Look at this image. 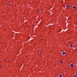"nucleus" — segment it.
<instances>
[{
  "instance_id": "1",
  "label": "nucleus",
  "mask_w": 77,
  "mask_h": 77,
  "mask_svg": "<svg viewBox=\"0 0 77 77\" xmlns=\"http://www.w3.org/2000/svg\"><path fill=\"white\" fill-rule=\"evenodd\" d=\"M62 54H63V56L64 55H65V54H66V52H63V53H62Z\"/></svg>"
},
{
  "instance_id": "2",
  "label": "nucleus",
  "mask_w": 77,
  "mask_h": 77,
  "mask_svg": "<svg viewBox=\"0 0 77 77\" xmlns=\"http://www.w3.org/2000/svg\"><path fill=\"white\" fill-rule=\"evenodd\" d=\"M70 66L71 67H73V66H74V65H73V64H71Z\"/></svg>"
},
{
  "instance_id": "3",
  "label": "nucleus",
  "mask_w": 77,
  "mask_h": 77,
  "mask_svg": "<svg viewBox=\"0 0 77 77\" xmlns=\"http://www.w3.org/2000/svg\"><path fill=\"white\" fill-rule=\"evenodd\" d=\"M73 46V45H70L71 47H72Z\"/></svg>"
},
{
  "instance_id": "4",
  "label": "nucleus",
  "mask_w": 77,
  "mask_h": 77,
  "mask_svg": "<svg viewBox=\"0 0 77 77\" xmlns=\"http://www.w3.org/2000/svg\"><path fill=\"white\" fill-rule=\"evenodd\" d=\"M62 75L61 74H60V75L59 76V77H62Z\"/></svg>"
},
{
  "instance_id": "5",
  "label": "nucleus",
  "mask_w": 77,
  "mask_h": 77,
  "mask_svg": "<svg viewBox=\"0 0 77 77\" xmlns=\"http://www.w3.org/2000/svg\"><path fill=\"white\" fill-rule=\"evenodd\" d=\"M60 63H63V62L62 61H60Z\"/></svg>"
},
{
  "instance_id": "6",
  "label": "nucleus",
  "mask_w": 77,
  "mask_h": 77,
  "mask_svg": "<svg viewBox=\"0 0 77 77\" xmlns=\"http://www.w3.org/2000/svg\"><path fill=\"white\" fill-rule=\"evenodd\" d=\"M75 6H73V8L74 9H75Z\"/></svg>"
},
{
  "instance_id": "7",
  "label": "nucleus",
  "mask_w": 77,
  "mask_h": 77,
  "mask_svg": "<svg viewBox=\"0 0 77 77\" xmlns=\"http://www.w3.org/2000/svg\"><path fill=\"white\" fill-rule=\"evenodd\" d=\"M74 76L75 77H77V75H74Z\"/></svg>"
},
{
  "instance_id": "8",
  "label": "nucleus",
  "mask_w": 77,
  "mask_h": 77,
  "mask_svg": "<svg viewBox=\"0 0 77 77\" xmlns=\"http://www.w3.org/2000/svg\"><path fill=\"white\" fill-rule=\"evenodd\" d=\"M0 66L1 68H2V66Z\"/></svg>"
},
{
  "instance_id": "9",
  "label": "nucleus",
  "mask_w": 77,
  "mask_h": 77,
  "mask_svg": "<svg viewBox=\"0 0 77 77\" xmlns=\"http://www.w3.org/2000/svg\"><path fill=\"white\" fill-rule=\"evenodd\" d=\"M69 5H68V7H69Z\"/></svg>"
},
{
  "instance_id": "10",
  "label": "nucleus",
  "mask_w": 77,
  "mask_h": 77,
  "mask_svg": "<svg viewBox=\"0 0 77 77\" xmlns=\"http://www.w3.org/2000/svg\"><path fill=\"white\" fill-rule=\"evenodd\" d=\"M37 12H39V10H38V11H37Z\"/></svg>"
},
{
  "instance_id": "11",
  "label": "nucleus",
  "mask_w": 77,
  "mask_h": 77,
  "mask_svg": "<svg viewBox=\"0 0 77 77\" xmlns=\"http://www.w3.org/2000/svg\"><path fill=\"white\" fill-rule=\"evenodd\" d=\"M40 54H41V51H40Z\"/></svg>"
},
{
  "instance_id": "12",
  "label": "nucleus",
  "mask_w": 77,
  "mask_h": 77,
  "mask_svg": "<svg viewBox=\"0 0 77 77\" xmlns=\"http://www.w3.org/2000/svg\"><path fill=\"white\" fill-rule=\"evenodd\" d=\"M9 6H11V4H9Z\"/></svg>"
},
{
  "instance_id": "13",
  "label": "nucleus",
  "mask_w": 77,
  "mask_h": 77,
  "mask_svg": "<svg viewBox=\"0 0 77 77\" xmlns=\"http://www.w3.org/2000/svg\"><path fill=\"white\" fill-rule=\"evenodd\" d=\"M67 7H68V5H67Z\"/></svg>"
},
{
  "instance_id": "14",
  "label": "nucleus",
  "mask_w": 77,
  "mask_h": 77,
  "mask_svg": "<svg viewBox=\"0 0 77 77\" xmlns=\"http://www.w3.org/2000/svg\"><path fill=\"white\" fill-rule=\"evenodd\" d=\"M6 60H7V59H6Z\"/></svg>"
}]
</instances>
